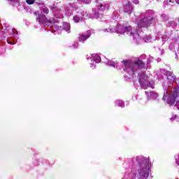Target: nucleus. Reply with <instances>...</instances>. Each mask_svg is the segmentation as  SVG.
<instances>
[{"label":"nucleus","instance_id":"nucleus-1","mask_svg":"<svg viewBox=\"0 0 179 179\" xmlns=\"http://www.w3.org/2000/svg\"><path fill=\"white\" fill-rule=\"evenodd\" d=\"M102 31H103V33H115V31L118 34L127 33L129 36H133L134 40H136L137 43L141 40V36H139L138 31L132 29L131 26H124L119 24L116 28H106L103 29Z\"/></svg>","mask_w":179,"mask_h":179},{"label":"nucleus","instance_id":"nucleus-2","mask_svg":"<svg viewBox=\"0 0 179 179\" xmlns=\"http://www.w3.org/2000/svg\"><path fill=\"white\" fill-rule=\"evenodd\" d=\"M145 66V63L139 59H136L133 63L131 61H123V71L129 73V75H134L135 72L142 69Z\"/></svg>","mask_w":179,"mask_h":179},{"label":"nucleus","instance_id":"nucleus-3","mask_svg":"<svg viewBox=\"0 0 179 179\" xmlns=\"http://www.w3.org/2000/svg\"><path fill=\"white\" fill-rule=\"evenodd\" d=\"M149 13H151V15H153V11L148 10V12L145 13V17L140 20V21L137 23V26L140 29L142 27H148V26L152 24L153 16H149Z\"/></svg>","mask_w":179,"mask_h":179},{"label":"nucleus","instance_id":"nucleus-4","mask_svg":"<svg viewBox=\"0 0 179 179\" xmlns=\"http://www.w3.org/2000/svg\"><path fill=\"white\" fill-rule=\"evenodd\" d=\"M138 82L142 89H148V87L155 89L154 83L149 82V80H148V76H146L144 73H138Z\"/></svg>","mask_w":179,"mask_h":179},{"label":"nucleus","instance_id":"nucleus-5","mask_svg":"<svg viewBox=\"0 0 179 179\" xmlns=\"http://www.w3.org/2000/svg\"><path fill=\"white\" fill-rule=\"evenodd\" d=\"M85 11L82 9H78L77 11H76L75 15L73 16V21L75 23H79L82 19H84L85 17Z\"/></svg>","mask_w":179,"mask_h":179},{"label":"nucleus","instance_id":"nucleus-6","mask_svg":"<svg viewBox=\"0 0 179 179\" xmlns=\"http://www.w3.org/2000/svg\"><path fill=\"white\" fill-rule=\"evenodd\" d=\"M166 75L167 76L168 85H171L176 82V76L173 75L171 71H166Z\"/></svg>","mask_w":179,"mask_h":179},{"label":"nucleus","instance_id":"nucleus-7","mask_svg":"<svg viewBox=\"0 0 179 179\" xmlns=\"http://www.w3.org/2000/svg\"><path fill=\"white\" fill-rule=\"evenodd\" d=\"M90 37V31H88L87 34H79L78 40L79 41H82L83 43H85L87 38Z\"/></svg>","mask_w":179,"mask_h":179},{"label":"nucleus","instance_id":"nucleus-8","mask_svg":"<svg viewBox=\"0 0 179 179\" xmlns=\"http://www.w3.org/2000/svg\"><path fill=\"white\" fill-rule=\"evenodd\" d=\"M145 94H147L148 96V100H156V99H157V97H159V94H157V92H145Z\"/></svg>","mask_w":179,"mask_h":179},{"label":"nucleus","instance_id":"nucleus-9","mask_svg":"<svg viewBox=\"0 0 179 179\" xmlns=\"http://www.w3.org/2000/svg\"><path fill=\"white\" fill-rule=\"evenodd\" d=\"M132 10H134V8L130 2H127V3L124 4V11L126 13H132Z\"/></svg>","mask_w":179,"mask_h":179},{"label":"nucleus","instance_id":"nucleus-10","mask_svg":"<svg viewBox=\"0 0 179 179\" xmlns=\"http://www.w3.org/2000/svg\"><path fill=\"white\" fill-rule=\"evenodd\" d=\"M96 8L100 10L101 12H103V10H106V6L103 4V3H99V0L96 1Z\"/></svg>","mask_w":179,"mask_h":179},{"label":"nucleus","instance_id":"nucleus-11","mask_svg":"<svg viewBox=\"0 0 179 179\" xmlns=\"http://www.w3.org/2000/svg\"><path fill=\"white\" fill-rule=\"evenodd\" d=\"M37 20L40 22V23H45L46 22H48V23H51V20H47V17H45V16H39V17L37 19Z\"/></svg>","mask_w":179,"mask_h":179},{"label":"nucleus","instance_id":"nucleus-12","mask_svg":"<svg viewBox=\"0 0 179 179\" xmlns=\"http://www.w3.org/2000/svg\"><path fill=\"white\" fill-rule=\"evenodd\" d=\"M105 64H108V65H109V66H113L114 68H115V66H117V63L114 62L111 60H107V62H105Z\"/></svg>","mask_w":179,"mask_h":179},{"label":"nucleus","instance_id":"nucleus-13","mask_svg":"<svg viewBox=\"0 0 179 179\" xmlns=\"http://www.w3.org/2000/svg\"><path fill=\"white\" fill-rule=\"evenodd\" d=\"M64 29L66 30L68 33H70V31H71V25H69V23H65L64 24Z\"/></svg>","mask_w":179,"mask_h":179},{"label":"nucleus","instance_id":"nucleus-14","mask_svg":"<svg viewBox=\"0 0 179 179\" xmlns=\"http://www.w3.org/2000/svg\"><path fill=\"white\" fill-rule=\"evenodd\" d=\"M93 58V59H94V61L95 62H96L97 64H99V62H100V61H101V58H100V57H99V56H96L95 57H92Z\"/></svg>","mask_w":179,"mask_h":179},{"label":"nucleus","instance_id":"nucleus-15","mask_svg":"<svg viewBox=\"0 0 179 179\" xmlns=\"http://www.w3.org/2000/svg\"><path fill=\"white\" fill-rule=\"evenodd\" d=\"M116 104L119 106V107H123L124 102H122V101H117Z\"/></svg>","mask_w":179,"mask_h":179},{"label":"nucleus","instance_id":"nucleus-16","mask_svg":"<svg viewBox=\"0 0 179 179\" xmlns=\"http://www.w3.org/2000/svg\"><path fill=\"white\" fill-rule=\"evenodd\" d=\"M34 1L36 0H26V2L28 5H33V3H34Z\"/></svg>","mask_w":179,"mask_h":179},{"label":"nucleus","instance_id":"nucleus-17","mask_svg":"<svg viewBox=\"0 0 179 179\" xmlns=\"http://www.w3.org/2000/svg\"><path fill=\"white\" fill-rule=\"evenodd\" d=\"M79 2H80L81 1H83V2H85V3H90V2L92 1V0H78Z\"/></svg>","mask_w":179,"mask_h":179},{"label":"nucleus","instance_id":"nucleus-18","mask_svg":"<svg viewBox=\"0 0 179 179\" xmlns=\"http://www.w3.org/2000/svg\"><path fill=\"white\" fill-rule=\"evenodd\" d=\"M43 13H48V9L47 8H43Z\"/></svg>","mask_w":179,"mask_h":179},{"label":"nucleus","instance_id":"nucleus-19","mask_svg":"<svg viewBox=\"0 0 179 179\" xmlns=\"http://www.w3.org/2000/svg\"><path fill=\"white\" fill-rule=\"evenodd\" d=\"M78 42H74V43L73 44V47H74V48H78Z\"/></svg>","mask_w":179,"mask_h":179},{"label":"nucleus","instance_id":"nucleus-20","mask_svg":"<svg viewBox=\"0 0 179 179\" xmlns=\"http://www.w3.org/2000/svg\"><path fill=\"white\" fill-rule=\"evenodd\" d=\"M176 164L179 166V156L178 157V158H176Z\"/></svg>","mask_w":179,"mask_h":179},{"label":"nucleus","instance_id":"nucleus-21","mask_svg":"<svg viewBox=\"0 0 179 179\" xmlns=\"http://www.w3.org/2000/svg\"><path fill=\"white\" fill-rule=\"evenodd\" d=\"M134 3H135L136 5H138V3H139V1L138 0H134Z\"/></svg>","mask_w":179,"mask_h":179},{"label":"nucleus","instance_id":"nucleus-22","mask_svg":"<svg viewBox=\"0 0 179 179\" xmlns=\"http://www.w3.org/2000/svg\"><path fill=\"white\" fill-rule=\"evenodd\" d=\"M7 41H8V44H10L11 45H13V44H15V43L10 42V39H7Z\"/></svg>","mask_w":179,"mask_h":179},{"label":"nucleus","instance_id":"nucleus-23","mask_svg":"<svg viewBox=\"0 0 179 179\" xmlns=\"http://www.w3.org/2000/svg\"><path fill=\"white\" fill-rule=\"evenodd\" d=\"M152 59H153V57H150V59H148V64H150V61H152Z\"/></svg>","mask_w":179,"mask_h":179},{"label":"nucleus","instance_id":"nucleus-24","mask_svg":"<svg viewBox=\"0 0 179 179\" xmlns=\"http://www.w3.org/2000/svg\"><path fill=\"white\" fill-rule=\"evenodd\" d=\"M176 106L177 108L179 109V101L176 102Z\"/></svg>","mask_w":179,"mask_h":179},{"label":"nucleus","instance_id":"nucleus-25","mask_svg":"<svg viewBox=\"0 0 179 179\" xmlns=\"http://www.w3.org/2000/svg\"><path fill=\"white\" fill-rule=\"evenodd\" d=\"M167 97V95H166V94H164V97H163V100H166Z\"/></svg>","mask_w":179,"mask_h":179},{"label":"nucleus","instance_id":"nucleus-26","mask_svg":"<svg viewBox=\"0 0 179 179\" xmlns=\"http://www.w3.org/2000/svg\"><path fill=\"white\" fill-rule=\"evenodd\" d=\"M95 16L96 17H100V15H99V13H95Z\"/></svg>","mask_w":179,"mask_h":179},{"label":"nucleus","instance_id":"nucleus-27","mask_svg":"<svg viewBox=\"0 0 179 179\" xmlns=\"http://www.w3.org/2000/svg\"><path fill=\"white\" fill-rule=\"evenodd\" d=\"M111 27V25H110V24H106V27Z\"/></svg>","mask_w":179,"mask_h":179},{"label":"nucleus","instance_id":"nucleus-28","mask_svg":"<svg viewBox=\"0 0 179 179\" xmlns=\"http://www.w3.org/2000/svg\"><path fill=\"white\" fill-rule=\"evenodd\" d=\"M93 65H94V62H93L92 63H91V68L93 67Z\"/></svg>","mask_w":179,"mask_h":179},{"label":"nucleus","instance_id":"nucleus-29","mask_svg":"<svg viewBox=\"0 0 179 179\" xmlns=\"http://www.w3.org/2000/svg\"><path fill=\"white\" fill-rule=\"evenodd\" d=\"M176 115L175 116H173L171 118V120H176Z\"/></svg>","mask_w":179,"mask_h":179},{"label":"nucleus","instance_id":"nucleus-30","mask_svg":"<svg viewBox=\"0 0 179 179\" xmlns=\"http://www.w3.org/2000/svg\"><path fill=\"white\" fill-rule=\"evenodd\" d=\"M168 2H174V0H167Z\"/></svg>","mask_w":179,"mask_h":179},{"label":"nucleus","instance_id":"nucleus-31","mask_svg":"<svg viewBox=\"0 0 179 179\" xmlns=\"http://www.w3.org/2000/svg\"><path fill=\"white\" fill-rule=\"evenodd\" d=\"M176 3L179 5V0H176Z\"/></svg>","mask_w":179,"mask_h":179},{"label":"nucleus","instance_id":"nucleus-32","mask_svg":"<svg viewBox=\"0 0 179 179\" xmlns=\"http://www.w3.org/2000/svg\"><path fill=\"white\" fill-rule=\"evenodd\" d=\"M176 55H179V52H178V53L176 52Z\"/></svg>","mask_w":179,"mask_h":179},{"label":"nucleus","instance_id":"nucleus-33","mask_svg":"<svg viewBox=\"0 0 179 179\" xmlns=\"http://www.w3.org/2000/svg\"><path fill=\"white\" fill-rule=\"evenodd\" d=\"M66 15H68V12L66 13Z\"/></svg>","mask_w":179,"mask_h":179},{"label":"nucleus","instance_id":"nucleus-34","mask_svg":"<svg viewBox=\"0 0 179 179\" xmlns=\"http://www.w3.org/2000/svg\"><path fill=\"white\" fill-rule=\"evenodd\" d=\"M148 43V41H145Z\"/></svg>","mask_w":179,"mask_h":179}]
</instances>
